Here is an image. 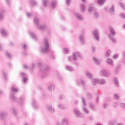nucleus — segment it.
I'll return each mask as SVG.
<instances>
[{"instance_id":"1","label":"nucleus","mask_w":125,"mask_h":125,"mask_svg":"<svg viewBox=\"0 0 125 125\" xmlns=\"http://www.w3.org/2000/svg\"><path fill=\"white\" fill-rule=\"evenodd\" d=\"M41 51L42 53H47L49 51V43L48 40L46 38H44L43 40V45L41 47Z\"/></svg>"},{"instance_id":"2","label":"nucleus","mask_w":125,"mask_h":125,"mask_svg":"<svg viewBox=\"0 0 125 125\" xmlns=\"http://www.w3.org/2000/svg\"><path fill=\"white\" fill-rule=\"evenodd\" d=\"M34 23H35V25H36L37 28V29H38V30H41L42 31V30H45V29H46V28H47L46 25H45L44 24L40 25V24H39L40 20L39 19V18L35 17L34 19Z\"/></svg>"},{"instance_id":"3","label":"nucleus","mask_w":125,"mask_h":125,"mask_svg":"<svg viewBox=\"0 0 125 125\" xmlns=\"http://www.w3.org/2000/svg\"><path fill=\"white\" fill-rule=\"evenodd\" d=\"M11 96V99L12 100V101H14V102H18L20 105H22L23 104V102H24V100H25V97H21L20 98V100L18 101V99L16 97L15 95L13 94H10Z\"/></svg>"},{"instance_id":"4","label":"nucleus","mask_w":125,"mask_h":125,"mask_svg":"<svg viewBox=\"0 0 125 125\" xmlns=\"http://www.w3.org/2000/svg\"><path fill=\"white\" fill-rule=\"evenodd\" d=\"M100 74L103 78H108L110 77V71L108 70L103 69L100 71Z\"/></svg>"},{"instance_id":"5","label":"nucleus","mask_w":125,"mask_h":125,"mask_svg":"<svg viewBox=\"0 0 125 125\" xmlns=\"http://www.w3.org/2000/svg\"><path fill=\"white\" fill-rule=\"evenodd\" d=\"M38 65L39 67L41 66L40 70L42 71V73H45V72H47V71L49 70V67H48V66L42 64V62L38 63Z\"/></svg>"},{"instance_id":"6","label":"nucleus","mask_w":125,"mask_h":125,"mask_svg":"<svg viewBox=\"0 0 125 125\" xmlns=\"http://www.w3.org/2000/svg\"><path fill=\"white\" fill-rule=\"evenodd\" d=\"M73 60L75 61H77L78 60V56L79 58H82V55L81 54V53L79 52H73Z\"/></svg>"},{"instance_id":"7","label":"nucleus","mask_w":125,"mask_h":125,"mask_svg":"<svg viewBox=\"0 0 125 125\" xmlns=\"http://www.w3.org/2000/svg\"><path fill=\"white\" fill-rule=\"evenodd\" d=\"M93 34L95 40H96V41H99V38L100 37V35H99V31L97 29H95L93 31Z\"/></svg>"},{"instance_id":"8","label":"nucleus","mask_w":125,"mask_h":125,"mask_svg":"<svg viewBox=\"0 0 125 125\" xmlns=\"http://www.w3.org/2000/svg\"><path fill=\"white\" fill-rule=\"evenodd\" d=\"M73 112L74 114H75L77 117H79V118H83V114L81 112V111L77 108H74L73 110Z\"/></svg>"},{"instance_id":"9","label":"nucleus","mask_w":125,"mask_h":125,"mask_svg":"<svg viewBox=\"0 0 125 125\" xmlns=\"http://www.w3.org/2000/svg\"><path fill=\"white\" fill-rule=\"evenodd\" d=\"M80 42L81 44L84 45L85 44V36L83 34H82L79 37Z\"/></svg>"},{"instance_id":"10","label":"nucleus","mask_w":125,"mask_h":125,"mask_svg":"<svg viewBox=\"0 0 125 125\" xmlns=\"http://www.w3.org/2000/svg\"><path fill=\"white\" fill-rule=\"evenodd\" d=\"M21 75L22 78V82L24 83H27V81H28V76H27V75L23 72H21Z\"/></svg>"},{"instance_id":"11","label":"nucleus","mask_w":125,"mask_h":125,"mask_svg":"<svg viewBox=\"0 0 125 125\" xmlns=\"http://www.w3.org/2000/svg\"><path fill=\"white\" fill-rule=\"evenodd\" d=\"M75 15L77 19H78L79 21H83L84 18L83 17V15L81 14L80 13H76L75 14Z\"/></svg>"},{"instance_id":"12","label":"nucleus","mask_w":125,"mask_h":125,"mask_svg":"<svg viewBox=\"0 0 125 125\" xmlns=\"http://www.w3.org/2000/svg\"><path fill=\"white\" fill-rule=\"evenodd\" d=\"M77 83L78 84H82L83 86L84 87H85V86H86V83H85L83 80L82 79L77 80Z\"/></svg>"},{"instance_id":"13","label":"nucleus","mask_w":125,"mask_h":125,"mask_svg":"<svg viewBox=\"0 0 125 125\" xmlns=\"http://www.w3.org/2000/svg\"><path fill=\"white\" fill-rule=\"evenodd\" d=\"M93 59L94 62L96 64H98V65H99V64H101V63L102 62V61H103L102 59H98L97 57H94Z\"/></svg>"},{"instance_id":"14","label":"nucleus","mask_w":125,"mask_h":125,"mask_svg":"<svg viewBox=\"0 0 125 125\" xmlns=\"http://www.w3.org/2000/svg\"><path fill=\"white\" fill-rule=\"evenodd\" d=\"M99 82H100V79L99 78H93L92 79V83L93 85H96V84H98Z\"/></svg>"},{"instance_id":"15","label":"nucleus","mask_w":125,"mask_h":125,"mask_svg":"<svg viewBox=\"0 0 125 125\" xmlns=\"http://www.w3.org/2000/svg\"><path fill=\"white\" fill-rule=\"evenodd\" d=\"M7 113L4 111L0 112V120H3L6 117Z\"/></svg>"},{"instance_id":"16","label":"nucleus","mask_w":125,"mask_h":125,"mask_svg":"<svg viewBox=\"0 0 125 125\" xmlns=\"http://www.w3.org/2000/svg\"><path fill=\"white\" fill-rule=\"evenodd\" d=\"M58 108L61 110H63V111H65V110H67V106L62 104H58Z\"/></svg>"},{"instance_id":"17","label":"nucleus","mask_w":125,"mask_h":125,"mask_svg":"<svg viewBox=\"0 0 125 125\" xmlns=\"http://www.w3.org/2000/svg\"><path fill=\"white\" fill-rule=\"evenodd\" d=\"M47 2H48V0H42V9H44L46 6H47Z\"/></svg>"},{"instance_id":"18","label":"nucleus","mask_w":125,"mask_h":125,"mask_svg":"<svg viewBox=\"0 0 125 125\" xmlns=\"http://www.w3.org/2000/svg\"><path fill=\"white\" fill-rule=\"evenodd\" d=\"M110 31L111 34H109V35H111L112 37H115V36L117 35V32H116V30H115V29L113 27L110 28Z\"/></svg>"},{"instance_id":"19","label":"nucleus","mask_w":125,"mask_h":125,"mask_svg":"<svg viewBox=\"0 0 125 125\" xmlns=\"http://www.w3.org/2000/svg\"><path fill=\"white\" fill-rule=\"evenodd\" d=\"M62 125H69V120L67 118H64L62 121Z\"/></svg>"},{"instance_id":"20","label":"nucleus","mask_w":125,"mask_h":125,"mask_svg":"<svg viewBox=\"0 0 125 125\" xmlns=\"http://www.w3.org/2000/svg\"><path fill=\"white\" fill-rule=\"evenodd\" d=\"M85 75H86V77L88 79H90V80H91V79H92V78H93V75L92 74V73H91V72H90L88 71L86 72Z\"/></svg>"},{"instance_id":"21","label":"nucleus","mask_w":125,"mask_h":125,"mask_svg":"<svg viewBox=\"0 0 125 125\" xmlns=\"http://www.w3.org/2000/svg\"><path fill=\"white\" fill-rule=\"evenodd\" d=\"M5 13V11L3 9L0 10V20H2L3 19V15Z\"/></svg>"},{"instance_id":"22","label":"nucleus","mask_w":125,"mask_h":125,"mask_svg":"<svg viewBox=\"0 0 125 125\" xmlns=\"http://www.w3.org/2000/svg\"><path fill=\"white\" fill-rule=\"evenodd\" d=\"M66 69L67 71H69V72H73V71H75V68L74 67L72 66V65L66 66Z\"/></svg>"},{"instance_id":"23","label":"nucleus","mask_w":125,"mask_h":125,"mask_svg":"<svg viewBox=\"0 0 125 125\" xmlns=\"http://www.w3.org/2000/svg\"><path fill=\"white\" fill-rule=\"evenodd\" d=\"M109 37L110 40H112V42H113L114 43H116L118 41H117V39L115 38V36H112V35L109 34Z\"/></svg>"},{"instance_id":"24","label":"nucleus","mask_w":125,"mask_h":125,"mask_svg":"<svg viewBox=\"0 0 125 125\" xmlns=\"http://www.w3.org/2000/svg\"><path fill=\"white\" fill-rule=\"evenodd\" d=\"M109 12L111 15H114L115 14V5H112L111 8L110 9Z\"/></svg>"},{"instance_id":"25","label":"nucleus","mask_w":125,"mask_h":125,"mask_svg":"<svg viewBox=\"0 0 125 125\" xmlns=\"http://www.w3.org/2000/svg\"><path fill=\"white\" fill-rule=\"evenodd\" d=\"M47 109L51 113H55V111H54V108L52 107L51 105H47Z\"/></svg>"},{"instance_id":"26","label":"nucleus","mask_w":125,"mask_h":125,"mask_svg":"<svg viewBox=\"0 0 125 125\" xmlns=\"http://www.w3.org/2000/svg\"><path fill=\"white\" fill-rule=\"evenodd\" d=\"M100 84H102V85H104L107 83V81L105 80V79L103 78L100 80L99 81Z\"/></svg>"},{"instance_id":"27","label":"nucleus","mask_w":125,"mask_h":125,"mask_svg":"<svg viewBox=\"0 0 125 125\" xmlns=\"http://www.w3.org/2000/svg\"><path fill=\"white\" fill-rule=\"evenodd\" d=\"M0 33L3 37H6L8 35V33L5 31V30L2 29L0 30Z\"/></svg>"},{"instance_id":"28","label":"nucleus","mask_w":125,"mask_h":125,"mask_svg":"<svg viewBox=\"0 0 125 125\" xmlns=\"http://www.w3.org/2000/svg\"><path fill=\"white\" fill-rule=\"evenodd\" d=\"M80 8L82 12H85V5L83 4H80Z\"/></svg>"},{"instance_id":"29","label":"nucleus","mask_w":125,"mask_h":125,"mask_svg":"<svg viewBox=\"0 0 125 125\" xmlns=\"http://www.w3.org/2000/svg\"><path fill=\"white\" fill-rule=\"evenodd\" d=\"M82 111L83 112V113H85L86 115H88V114H89V110H88V109L85 106H83Z\"/></svg>"},{"instance_id":"30","label":"nucleus","mask_w":125,"mask_h":125,"mask_svg":"<svg viewBox=\"0 0 125 125\" xmlns=\"http://www.w3.org/2000/svg\"><path fill=\"white\" fill-rule=\"evenodd\" d=\"M51 8L54 9L56 6H57V1L56 0H53L51 3Z\"/></svg>"},{"instance_id":"31","label":"nucleus","mask_w":125,"mask_h":125,"mask_svg":"<svg viewBox=\"0 0 125 125\" xmlns=\"http://www.w3.org/2000/svg\"><path fill=\"white\" fill-rule=\"evenodd\" d=\"M106 62L107 63V64H108L109 65H112V66L113 67H114V66H115V64H114V62L113 61V60H112V59H108L107 61H106Z\"/></svg>"},{"instance_id":"32","label":"nucleus","mask_w":125,"mask_h":125,"mask_svg":"<svg viewBox=\"0 0 125 125\" xmlns=\"http://www.w3.org/2000/svg\"><path fill=\"white\" fill-rule=\"evenodd\" d=\"M90 109H91L92 111H96V110L97 109L95 105L92 103H90L89 104Z\"/></svg>"},{"instance_id":"33","label":"nucleus","mask_w":125,"mask_h":125,"mask_svg":"<svg viewBox=\"0 0 125 125\" xmlns=\"http://www.w3.org/2000/svg\"><path fill=\"white\" fill-rule=\"evenodd\" d=\"M97 2L99 5L102 6V5H103V4L106 2V0H98Z\"/></svg>"},{"instance_id":"34","label":"nucleus","mask_w":125,"mask_h":125,"mask_svg":"<svg viewBox=\"0 0 125 125\" xmlns=\"http://www.w3.org/2000/svg\"><path fill=\"white\" fill-rule=\"evenodd\" d=\"M11 91L12 93H16L17 91H18V89H17V87L13 86L11 88Z\"/></svg>"},{"instance_id":"35","label":"nucleus","mask_w":125,"mask_h":125,"mask_svg":"<svg viewBox=\"0 0 125 125\" xmlns=\"http://www.w3.org/2000/svg\"><path fill=\"white\" fill-rule=\"evenodd\" d=\"M2 75L4 81H7V74H6V73L5 72H3L2 73Z\"/></svg>"},{"instance_id":"36","label":"nucleus","mask_w":125,"mask_h":125,"mask_svg":"<svg viewBox=\"0 0 125 125\" xmlns=\"http://www.w3.org/2000/svg\"><path fill=\"white\" fill-rule=\"evenodd\" d=\"M29 34H30V36L32 37V39L34 40H37V36L34 32L29 31Z\"/></svg>"},{"instance_id":"37","label":"nucleus","mask_w":125,"mask_h":125,"mask_svg":"<svg viewBox=\"0 0 125 125\" xmlns=\"http://www.w3.org/2000/svg\"><path fill=\"white\" fill-rule=\"evenodd\" d=\"M53 88H54V84H50L48 86V90L49 91H51Z\"/></svg>"},{"instance_id":"38","label":"nucleus","mask_w":125,"mask_h":125,"mask_svg":"<svg viewBox=\"0 0 125 125\" xmlns=\"http://www.w3.org/2000/svg\"><path fill=\"white\" fill-rule=\"evenodd\" d=\"M111 53H112V51L110 50H107L105 54L106 58H109V57H110V55H111Z\"/></svg>"},{"instance_id":"39","label":"nucleus","mask_w":125,"mask_h":125,"mask_svg":"<svg viewBox=\"0 0 125 125\" xmlns=\"http://www.w3.org/2000/svg\"><path fill=\"white\" fill-rule=\"evenodd\" d=\"M69 52H70V49L68 48H64L63 53L65 54H69Z\"/></svg>"},{"instance_id":"40","label":"nucleus","mask_w":125,"mask_h":125,"mask_svg":"<svg viewBox=\"0 0 125 125\" xmlns=\"http://www.w3.org/2000/svg\"><path fill=\"white\" fill-rule=\"evenodd\" d=\"M114 83L116 86H117V87H119V80H118V78L114 79Z\"/></svg>"},{"instance_id":"41","label":"nucleus","mask_w":125,"mask_h":125,"mask_svg":"<svg viewBox=\"0 0 125 125\" xmlns=\"http://www.w3.org/2000/svg\"><path fill=\"white\" fill-rule=\"evenodd\" d=\"M120 69H121V65H119L116 67V68L115 69V74L118 73L119 71H120Z\"/></svg>"},{"instance_id":"42","label":"nucleus","mask_w":125,"mask_h":125,"mask_svg":"<svg viewBox=\"0 0 125 125\" xmlns=\"http://www.w3.org/2000/svg\"><path fill=\"white\" fill-rule=\"evenodd\" d=\"M30 3L31 5H36V4H37V2H36V1L34 0H30Z\"/></svg>"},{"instance_id":"43","label":"nucleus","mask_w":125,"mask_h":125,"mask_svg":"<svg viewBox=\"0 0 125 125\" xmlns=\"http://www.w3.org/2000/svg\"><path fill=\"white\" fill-rule=\"evenodd\" d=\"M94 16L96 18H98V17H99V13H98L97 11H95L94 12Z\"/></svg>"},{"instance_id":"44","label":"nucleus","mask_w":125,"mask_h":125,"mask_svg":"<svg viewBox=\"0 0 125 125\" xmlns=\"http://www.w3.org/2000/svg\"><path fill=\"white\" fill-rule=\"evenodd\" d=\"M11 110L12 114L15 115V116H16V115L18 114L17 111H16L14 108H12Z\"/></svg>"},{"instance_id":"45","label":"nucleus","mask_w":125,"mask_h":125,"mask_svg":"<svg viewBox=\"0 0 125 125\" xmlns=\"http://www.w3.org/2000/svg\"><path fill=\"white\" fill-rule=\"evenodd\" d=\"M32 104L34 108H37V107H38V105H37V103L36 102V101L33 100L32 102Z\"/></svg>"},{"instance_id":"46","label":"nucleus","mask_w":125,"mask_h":125,"mask_svg":"<svg viewBox=\"0 0 125 125\" xmlns=\"http://www.w3.org/2000/svg\"><path fill=\"white\" fill-rule=\"evenodd\" d=\"M94 11V8H93V7H90L88 9V12H90V13L93 12Z\"/></svg>"},{"instance_id":"47","label":"nucleus","mask_w":125,"mask_h":125,"mask_svg":"<svg viewBox=\"0 0 125 125\" xmlns=\"http://www.w3.org/2000/svg\"><path fill=\"white\" fill-rule=\"evenodd\" d=\"M114 98L115 100H119L120 99V96L118 95V94H114Z\"/></svg>"},{"instance_id":"48","label":"nucleus","mask_w":125,"mask_h":125,"mask_svg":"<svg viewBox=\"0 0 125 125\" xmlns=\"http://www.w3.org/2000/svg\"><path fill=\"white\" fill-rule=\"evenodd\" d=\"M120 18H122V19H125V14L122 13L120 15Z\"/></svg>"},{"instance_id":"49","label":"nucleus","mask_w":125,"mask_h":125,"mask_svg":"<svg viewBox=\"0 0 125 125\" xmlns=\"http://www.w3.org/2000/svg\"><path fill=\"white\" fill-rule=\"evenodd\" d=\"M82 100L84 106H85V105H86V102H85V99H84V98H82Z\"/></svg>"},{"instance_id":"50","label":"nucleus","mask_w":125,"mask_h":125,"mask_svg":"<svg viewBox=\"0 0 125 125\" xmlns=\"http://www.w3.org/2000/svg\"><path fill=\"white\" fill-rule=\"evenodd\" d=\"M122 62L125 64V51L123 53V58L122 59Z\"/></svg>"},{"instance_id":"51","label":"nucleus","mask_w":125,"mask_h":125,"mask_svg":"<svg viewBox=\"0 0 125 125\" xmlns=\"http://www.w3.org/2000/svg\"><path fill=\"white\" fill-rule=\"evenodd\" d=\"M68 60H69V62H73V60H74V58H73V57H68Z\"/></svg>"},{"instance_id":"52","label":"nucleus","mask_w":125,"mask_h":125,"mask_svg":"<svg viewBox=\"0 0 125 125\" xmlns=\"http://www.w3.org/2000/svg\"><path fill=\"white\" fill-rule=\"evenodd\" d=\"M119 4L121 6V7H122V8H123V9H125V5L123 3H119Z\"/></svg>"},{"instance_id":"53","label":"nucleus","mask_w":125,"mask_h":125,"mask_svg":"<svg viewBox=\"0 0 125 125\" xmlns=\"http://www.w3.org/2000/svg\"><path fill=\"white\" fill-rule=\"evenodd\" d=\"M119 56H120L118 54H116L114 56H113V59L114 60L118 59Z\"/></svg>"},{"instance_id":"54","label":"nucleus","mask_w":125,"mask_h":125,"mask_svg":"<svg viewBox=\"0 0 125 125\" xmlns=\"http://www.w3.org/2000/svg\"><path fill=\"white\" fill-rule=\"evenodd\" d=\"M87 96L88 98H89V99H91V98L92 97V94H91L90 93H88L87 94Z\"/></svg>"},{"instance_id":"55","label":"nucleus","mask_w":125,"mask_h":125,"mask_svg":"<svg viewBox=\"0 0 125 125\" xmlns=\"http://www.w3.org/2000/svg\"><path fill=\"white\" fill-rule=\"evenodd\" d=\"M109 125H117L116 124V122L112 121V122H110L109 123Z\"/></svg>"},{"instance_id":"56","label":"nucleus","mask_w":125,"mask_h":125,"mask_svg":"<svg viewBox=\"0 0 125 125\" xmlns=\"http://www.w3.org/2000/svg\"><path fill=\"white\" fill-rule=\"evenodd\" d=\"M120 106L122 107V108H124L125 109V103H121L120 104Z\"/></svg>"},{"instance_id":"57","label":"nucleus","mask_w":125,"mask_h":125,"mask_svg":"<svg viewBox=\"0 0 125 125\" xmlns=\"http://www.w3.org/2000/svg\"><path fill=\"white\" fill-rule=\"evenodd\" d=\"M6 56L8 57V58H11V56L10 55V54L8 53L7 52H6Z\"/></svg>"},{"instance_id":"58","label":"nucleus","mask_w":125,"mask_h":125,"mask_svg":"<svg viewBox=\"0 0 125 125\" xmlns=\"http://www.w3.org/2000/svg\"><path fill=\"white\" fill-rule=\"evenodd\" d=\"M104 109H107V108H108V104H104Z\"/></svg>"},{"instance_id":"59","label":"nucleus","mask_w":125,"mask_h":125,"mask_svg":"<svg viewBox=\"0 0 125 125\" xmlns=\"http://www.w3.org/2000/svg\"><path fill=\"white\" fill-rule=\"evenodd\" d=\"M71 0H66V4L67 5H70V3H71Z\"/></svg>"},{"instance_id":"60","label":"nucleus","mask_w":125,"mask_h":125,"mask_svg":"<svg viewBox=\"0 0 125 125\" xmlns=\"http://www.w3.org/2000/svg\"><path fill=\"white\" fill-rule=\"evenodd\" d=\"M110 8H109L108 7H106L105 8V10L107 12H110Z\"/></svg>"},{"instance_id":"61","label":"nucleus","mask_w":125,"mask_h":125,"mask_svg":"<svg viewBox=\"0 0 125 125\" xmlns=\"http://www.w3.org/2000/svg\"><path fill=\"white\" fill-rule=\"evenodd\" d=\"M92 50L93 52H95V51H96V47L94 46L92 47Z\"/></svg>"},{"instance_id":"62","label":"nucleus","mask_w":125,"mask_h":125,"mask_svg":"<svg viewBox=\"0 0 125 125\" xmlns=\"http://www.w3.org/2000/svg\"><path fill=\"white\" fill-rule=\"evenodd\" d=\"M31 14L30 13H26V16L28 18H30V17H31Z\"/></svg>"},{"instance_id":"63","label":"nucleus","mask_w":125,"mask_h":125,"mask_svg":"<svg viewBox=\"0 0 125 125\" xmlns=\"http://www.w3.org/2000/svg\"><path fill=\"white\" fill-rule=\"evenodd\" d=\"M8 5H10V0H6Z\"/></svg>"},{"instance_id":"64","label":"nucleus","mask_w":125,"mask_h":125,"mask_svg":"<svg viewBox=\"0 0 125 125\" xmlns=\"http://www.w3.org/2000/svg\"><path fill=\"white\" fill-rule=\"evenodd\" d=\"M22 47L24 49H26V48H27V45L24 44L23 45H22Z\"/></svg>"}]
</instances>
